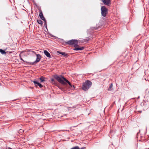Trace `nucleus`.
<instances>
[{
	"label": "nucleus",
	"instance_id": "obj_1",
	"mask_svg": "<svg viewBox=\"0 0 149 149\" xmlns=\"http://www.w3.org/2000/svg\"><path fill=\"white\" fill-rule=\"evenodd\" d=\"M54 78L59 83L63 85H65L66 84L65 82L68 83L70 87H72V86L70 82L63 77L61 76H58L57 75H56L54 76Z\"/></svg>",
	"mask_w": 149,
	"mask_h": 149
},
{
	"label": "nucleus",
	"instance_id": "obj_2",
	"mask_svg": "<svg viewBox=\"0 0 149 149\" xmlns=\"http://www.w3.org/2000/svg\"><path fill=\"white\" fill-rule=\"evenodd\" d=\"M67 43L70 45H72L74 44L76 45L74 46L75 48L74 49V50H82L84 49V48L83 47H79V46L77 45L78 43V42L76 40H72L68 41L67 42Z\"/></svg>",
	"mask_w": 149,
	"mask_h": 149
},
{
	"label": "nucleus",
	"instance_id": "obj_3",
	"mask_svg": "<svg viewBox=\"0 0 149 149\" xmlns=\"http://www.w3.org/2000/svg\"><path fill=\"white\" fill-rule=\"evenodd\" d=\"M92 83L89 80H87L83 83L82 87V89L84 91L88 90L91 87Z\"/></svg>",
	"mask_w": 149,
	"mask_h": 149
},
{
	"label": "nucleus",
	"instance_id": "obj_4",
	"mask_svg": "<svg viewBox=\"0 0 149 149\" xmlns=\"http://www.w3.org/2000/svg\"><path fill=\"white\" fill-rule=\"evenodd\" d=\"M30 51L34 53L36 56V61L33 63H30V64L33 65L34 64L37 63L40 61L41 58V56L40 54H36L35 52L33 51Z\"/></svg>",
	"mask_w": 149,
	"mask_h": 149
},
{
	"label": "nucleus",
	"instance_id": "obj_5",
	"mask_svg": "<svg viewBox=\"0 0 149 149\" xmlns=\"http://www.w3.org/2000/svg\"><path fill=\"white\" fill-rule=\"evenodd\" d=\"M101 10L102 15L103 17H106L107 13V9L105 6H102L101 7Z\"/></svg>",
	"mask_w": 149,
	"mask_h": 149
},
{
	"label": "nucleus",
	"instance_id": "obj_6",
	"mask_svg": "<svg viewBox=\"0 0 149 149\" xmlns=\"http://www.w3.org/2000/svg\"><path fill=\"white\" fill-rule=\"evenodd\" d=\"M102 1L105 5L110 6L111 4L110 0H102Z\"/></svg>",
	"mask_w": 149,
	"mask_h": 149
},
{
	"label": "nucleus",
	"instance_id": "obj_7",
	"mask_svg": "<svg viewBox=\"0 0 149 149\" xmlns=\"http://www.w3.org/2000/svg\"><path fill=\"white\" fill-rule=\"evenodd\" d=\"M39 16L40 17V18L42 20L44 21L45 22H46V20H45V18L43 16V13H42V12L41 10H40V13L39 15Z\"/></svg>",
	"mask_w": 149,
	"mask_h": 149
},
{
	"label": "nucleus",
	"instance_id": "obj_8",
	"mask_svg": "<svg viewBox=\"0 0 149 149\" xmlns=\"http://www.w3.org/2000/svg\"><path fill=\"white\" fill-rule=\"evenodd\" d=\"M33 82L34 83V84L36 85V84L38 86H39L40 88H41L43 87L42 85L39 83L38 82L36 81H33Z\"/></svg>",
	"mask_w": 149,
	"mask_h": 149
},
{
	"label": "nucleus",
	"instance_id": "obj_9",
	"mask_svg": "<svg viewBox=\"0 0 149 149\" xmlns=\"http://www.w3.org/2000/svg\"><path fill=\"white\" fill-rule=\"evenodd\" d=\"M44 53L47 57L49 58L51 57V55L50 53L47 50H45L44 52Z\"/></svg>",
	"mask_w": 149,
	"mask_h": 149
},
{
	"label": "nucleus",
	"instance_id": "obj_10",
	"mask_svg": "<svg viewBox=\"0 0 149 149\" xmlns=\"http://www.w3.org/2000/svg\"><path fill=\"white\" fill-rule=\"evenodd\" d=\"M57 52L58 53L61 54L62 55H63V56H67L68 55V54L65 52L58 51Z\"/></svg>",
	"mask_w": 149,
	"mask_h": 149
},
{
	"label": "nucleus",
	"instance_id": "obj_11",
	"mask_svg": "<svg viewBox=\"0 0 149 149\" xmlns=\"http://www.w3.org/2000/svg\"><path fill=\"white\" fill-rule=\"evenodd\" d=\"M22 53V52H21V53H20V54H19V57H20V59L22 60V61H23L24 62H26V63L28 64H29L30 63L29 62H27L26 61H24L23 60V59L22 58V57H21V54Z\"/></svg>",
	"mask_w": 149,
	"mask_h": 149
},
{
	"label": "nucleus",
	"instance_id": "obj_12",
	"mask_svg": "<svg viewBox=\"0 0 149 149\" xmlns=\"http://www.w3.org/2000/svg\"><path fill=\"white\" fill-rule=\"evenodd\" d=\"M40 80L41 81V82H43L45 81V77L42 76H41L39 78Z\"/></svg>",
	"mask_w": 149,
	"mask_h": 149
},
{
	"label": "nucleus",
	"instance_id": "obj_13",
	"mask_svg": "<svg viewBox=\"0 0 149 149\" xmlns=\"http://www.w3.org/2000/svg\"><path fill=\"white\" fill-rule=\"evenodd\" d=\"M0 52L2 54H5L6 53L4 50L1 49H0Z\"/></svg>",
	"mask_w": 149,
	"mask_h": 149
},
{
	"label": "nucleus",
	"instance_id": "obj_14",
	"mask_svg": "<svg viewBox=\"0 0 149 149\" xmlns=\"http://www.w3.org/2000/svg\"><path fill=\"white\" fill-rule=\"evenodd\" d=\"M38 22V24H42V22L40 20H37Z\"/></svg>",
	"mask_w": 149,
	"mask_h": 149
},
{
	"label": "nucleus",
	"instance_id": "obj_15",
	"mask_svg": "<svg viewBox=\"0 0 149 149\" xmlns=\"http://www.w3.org/2000/svg\"><path fill=\"white\" fill-rule=\"evenodd\" d=\"M113 87V84H111L110 85V86H109V88L108 90L109 91Z\"/></svg>",
	"mask_w": 149,
	"mask_h": 149
},
{
	"label": "nucleus",
	"instance_id": "obj_16",
	"mask_svg": "<svg viewBox=\"0 0 149 149\" xmlns=\"http://www.w3.org/2000/svg\"><path fill=\"white\" fill-rule=\"evenodd\" d=\"M51 82L53 83L54 81V80L53 79H51Z\"/></svg>",
	"mask_w": 149,
	"mask_h": 149
},
{
	"label": "nucleus",
	"instance_id": "obj_17",
	"mask_svg": "<svg viewBox=\"0 0 149 149\" xmlns=\"http://www.w3.org/2000/svg\"><path fill=\"white\" fill-rule=\"evenodd\" d=\"M86 40L85 41H88L89 40V39H86L85 40Z\"/></svg>",
	"mask_w": 149,
	"mask_h": 149
},
{
	"label": "nucleus",
	"instance_id": "obj_18",
	"mask_svg": "<svg viewBox=\"0 0 149 149\" xmlns=\"http://www.w3.org/2000/svg\"><path fill=\"white\" fill-rule=\"evenodd\" d=\"M138 112L139 113H141L142 112V111H138Z\"/></svg>",
	"mask_w": 149,
	"mask_h": 149
},
{
	"label": "nucleus",
	"instance_id": "obj_19",
	"mask_svg": "<svg viewBox=\"0 0 149 149\" xmlns=\"http://www.w3.org/2000/svg\"><path fill=\"white\" fill-rule=\"evenodd\" d=\"M8 149H12L10 148L9 147V148H8Z\"/></svg>",
	"mask_w": 149,
	"mask_h": 149
},
{
	"label": "nucleus",
	"instance_id": "obj_20",
	"mask_svg": "<svg viewBox=\"0 0 149 149\" xmlns=\"http://www.w3.org/2000/svg\"><path fill=\"white\" fill-rule=\"evenodd\" d=\"M84 148H81V149H84Z\"/></svg>",
	"mask_w": 149,
	"mask_h": 149
},
{
	"label": "nucleus",
	"instance_id": "obj_21",
	"mask_svg": "<svg viewBox=\"0 0 149 149\" xmlns=\"http://www.w3.org/2000/svg\"><path fill=\"white\" fill-rule=\"evenodd\" d=\"M60 89H61V90H62V89L61 88H60Z\"/></svg>",
	"mask_w": 149,
	"mask_h": 149
}]
</instances>
